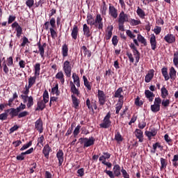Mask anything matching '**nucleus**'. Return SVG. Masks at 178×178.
Here are the masks:
<instances>
[{
    "label": "nucleus",
    "mask_w": 178,
    "mask_h": 178,
    "mask_svg": "<svg viewBox=\"0 0 178 178\" xmlns=\"http://www.w3.org/2000/svg\"><path fill=\"white\" fill-rule=\"evenodd\" d=\"M40 70H41V64H40V63H37L34 65V76H37L38 77V76H40Z\"/></svg>",
    "instance_id": "nucleus-39"
},
{
    "label": "nucleus",
    "mask_w": 178,
    "mask_h": 178,
    "mask_svg": "<svg viewBox=\"0 0 178 178\" xmlns=\"http://www.w3.org/2000/svg\"><path fill=\"white\" fill-rule=\"evenodd\" d=\"M63 150L59 149L56 153V158L58 161V166H62L63 163Z\"/></svg>",
    "instance_id": "nucleus-24"
},
{
    "label": "nucleus",
    "mask_w": 178,
    "mask_h": 178,
    "mask_svg": "<svg viewBox=\"0 0 178 178\" xmlns=\"http://www.w3.org/2000/svg\"><path fill=\"white\" fill-rule=\"evenodd\" d=\"M31 88L30 86H28L27 85L25 86V88L22 91V95L24 97H29V94H30V89Z\"/></svg>",
    "instance_id": "nucleus-49"
},
{
    "label": "nucleus",
    "mask_w": 178,
    "mask_h": 178,
    "mask_svg": "<svg viewBox=\"0 0 178 178\" xmlns=\"http://www.w3.org/2000/svg\"><path fill=\"white\" fill-rule=\"evenodd\" d=\"M155 74V70L154 69L149 70L145 76V83H151L152 79H154V76Z\"/></svg>",
    "instance_id": "nucleus-18"
},
{
    "label": "nucleus",
    "mask_w": 178,
    "mask_h": 178,
    "mask_svg": "<svg viewBox=\"0 0 178 178\" xmlns=\"http://www.w3.org/2000/svg\"><path fill=\"white\" fill-rule=\"evenodd\" d=\"M164 41L168 44H173L176 42V37L173 34L168 33L164 37Z\"/></svg>",
    "instance_id": "nucleus-21"
},
{
    "label": "nucleus",
    "mask_w": 178,
    "mask_h": 178,
    "mask_svg": "<svg viewBox=\"0 0 178 178\" xmlns=\"http://www.w3.org/2000/svg\"><path fill=\"white\" fill-rule=\"evenodd\" d=\"M122 92H123V88H119L114 94L115 98H119L118 101H124V96L122 95Z\"/></svg>",
    "instance_id": "nucleus-23"
},
{
    "label": "nucleus",
    "mask_w": 178,
    "mask_h": 178,
    "mask_svg": "<svg viewBox=\"0 0 178 178\" xmlns=\"http://www.w3.org/2000/svg\"><path fill=\"white\" fill-rule=\"evenodd\" d=\"M149 42H150V45L152 51H155V49H156L157 42H156V36H155L154 34H152L150 35Z\"/></svg>",
    "instance_id": "nucleus-22"
},
{
    "label": "nucleus",
    "mask_w": 178,
    "mask_h": 178,
    "mask_svg": "<svg viewBox=\"0 0 178 178\" xmlns=\"http://www.w3.org/2000/svg\"><path fill=\"white\" fill-rule=\"evenodd\" d=\"M77 35H79V26L77 25H74L72 30L71 36L73 40H77Z\"/></svg>",
    "instance_id": "nucleus-30"
},
{
    "label": "nucleus",
    "mask_w": 178,
    "mask_h": 178,
    "mask_svg": "<svg viewBox=\"0 0 178 178\" xmlns=\"http://www.w3.org/2000/svg\"><path fill=\"white\" fill-rule=\"evenodd\" d=\"M51 92L53 95H59L60 94V92H59V86L58 83L56 84L54 87L51 88Z\"/></svg>",
    "instance_id": "nucleus-50"
},
{
    "label": "nucleus",
    "mask_w": 178,
    "mask_h": 178,
    "mask_svg": "<svg viewBox=\"0 0 178 178\" xmlns=\"http://www.w3.org/2000/svg\"><path fill=\"white\" fill-rule=\"evenodd\" d=\"M63 70L67 77H70L72 76V63L70 61L65 60L63 64Z\"/></svg>",
    "instance_id": "nucleus-6"
},
{
    "label": "nucleus",
    "mask_w": 178,
    "mask_h": 178,
    "mask_svg": "<svg viewBox=\"0 0 178 178\" xmlns=\"http://www.w3.org/2000/svg\"><path fill=\"white\" fill-rule=\"evenodd\" d=\"M35 127L36 130L39 131L40 133H42L44 129L42 128V120L41 118H39L36 122H35Z\"/></svg>",
    "instance_id": "nucleus-27"
},
{
    "label": "nucleus",
    "mask_w": 178,
    "mask_h": 178,
    "mask_svg": "<svg viewBox=\"0 0 178 178\" xmlns=\"http://www.w3.org/2000/svg\"><path fill=\"white\" fill-rule=\"evenodd\" d=\"M72 101V105L73 107L75 108V109H79V105H80V100L74 96V95H71Z\"/></svg>",
    "instance_id": "nucleus-31"
},
{
    "label": "nucleus",
    "mask_w": 178,
    "mask_h": 178,
    "mask_svg": "<svg viewBox=\"0 0 178 178\" xmlns=\"http://www.w3.org/2000/svg\"><path fill=\"white\" fill-rule=\"evenodd\" d=\"M162 102V99L161 97H156L154 99V104L151 105V111L154 113L159 112L161 111V104Z\"/></svg>",
    "instance_id": "nucleus-7"
},
{
    "label": "nucleus",
    "mask_w": 178,
    "mask_h": 178,
    "mask_svg": "<svg viewBox=\"0 0 178 178\" xmlns=\"http://www.w3.org/2000/svg\"><path fill=\"white\" fill-rule=\"evenodd\" d=\"M158 134V129L155 128L150 129V131H145V136L147 137L149 140H152V137H155Z\"/></svg>",
    "instance_id": "nucleus-15"
},
{
    "label": "nucleus",
    "mask_w": 178,
    "mask_h": 178,
    "mask_svg": "<svg viewBox=\"0 0 178 178\" xmlns=\"http://www.w3.org/2000/svg\"><path fill=\"white\" fill-rule=\"evenodd\" d=\"M103 154L104 155L101 156L99 159L102 163L104 162V161H106V159H109V158H111V154L108 152H104Z\"/></svg>",
    "instance_id": "nucleus-48"
},
{
    "label": "nucleus",
    "mask_w": 178,
    "mask_h": 178,
    "mask_svg": "<svg viewBox=\"0 0 178 178\" xmlns=\"http://www.w3.org/2000/svg\"><path fill=\"white\" fill-rule=\"evenodd\" d=\"M12 29H15L16 31V37L17 38H20L22 37V34H23V28L19 24V22H15L11 24Z\"/></svg>",
    "instance_id": "nucleus-9"
},
{
    "label": "nucleus",
    "mask_w": 178,
    "mask_h": 178,
    "mask_svg": "<svg viewBox=\"0 0 178 178\" xmlns=\"http://www.w3.org/2000/svg\"><path fill=\"white\" fill-rule=\"evenodd\" d=\"M119 43V40H118L117 35H113L112 38V44L114 45V47H116L118 44Z\"/></svg>",
    "instance_id": "nucleus-62"
},
{
    "label": "nucleus",
    "mask_w": 178,
    "mask_h": 178,
    "mask_svg": "<svg viewBox=\"0 0 178 178\" xmlns=\"http://www.w3.org/2000/svg\"><path fill=\"white\" fill-rule=\"evenodd\" d=\"M49 152H51V147H49V145L46 144L43 147L42 154H44L47 159L49 158Z\"/></svg>",
    "instance_id": "nucleus-28"
},
{
    "label": "nucleus",
    "mask_w": 178,
    "mask_h": 178,
    "mask_svg": "<svg viewBox=\"0 0 178 178\" xmlns=\"http://www.w3.org/2000/svg\"><path fill=\"white\" fill-rule=\"evenodd\" d=\"M20 97L22 99L24 104H26L27 108H31L34 105V99L33 96H23L21 95Z\"/></svg>",
    "instance_id": "nucleus-11"
},
{
    "label": "nucleus",
    "mask_w": 178,
    "mask_h": 178,
    "mask_svg": "<svg viewBox=\"0 0 178 178\" xmlns=\"http://www.w3.org/2000/svg\"><path fill=\"white\" fill-rule=\"evenodd\" d=\"M30 113L29 111H24L18 113V119H22V118H26V116H29Z\"/></svg>",
    "instance_id": "nucleus-55"
},
{
    "label": "nucleus",
    "mask_w": 178,
    "mask_h": 178,
    "mask_svg": "<svg viewBox=\"0 0 178 178\" xmlns=\"http://www.w3.org/2000/svg\"><path fill=\"white\" fill-rule=\"evenodd\" d=\"M108 15L111 16V17H113V19H118V10L111 3L109 4L108 8Z\"/></svg>",
    "instance_id": "nucleus-14"
},
{
    "label": "nucleus",
    "mask_w": 178,
    "mask_h": 178,
    "mask_svg": "<svg viewBox=\"0 0 178 178\" xmlns=\"http://www.w3.org/2000/svg\"><path fill=\"white\" fill-rule=\"evenodd\" d=\"M102 20L103 19L101 14H97L93 26H95V27L99 30H102V29H104V22Z\"/></svg>",
    "instance_id": "nucleus-10"
},
{
    "label": "nucleus",
    "mask_w": 178,
    "mask_h": 178,
    "mask_svg": "<svg viewBox=\"0 0 178 178\" xmlns=\"http://www.w3.org/2000/svg\"><path fill=\"white\" fill-rule=\"evenodd\" d=\"M79 140L83 143V148L91 147V145H94L95 143V138L92 136L90 138H81Z\"/></svg>",
    "instance_id": "nucleus-8"
},
{
    "label": "nucleus",
    "mask_w": 178,
    "mask_h": 178,
    "mask_svg": "<svg viewBox=\"0 0 178 178\" xmlns=\"http://www.w3.org/2000/svg\"><path fill=\"white\" fill-rule=\"evenodd\" d=\"M113 170L114 176H116V177H119V176H120V172H122V170H120V165L116 164L114 165Z\"/></svg>",
    "instance_id": "nucleus-35"
},
{
    "label": "nucleus",
    "mask_w": 178,
    "mask_h": 178,
    "mask_svg": "<svg viewBox=\"0 0 178 178\" xmlns=\"http://www.w3.org/2000/svg\"><path fill=\"white\" fill-rule=\"evenodd\" d=\"M49 26H51V28H49ZM43 27H44V30L50 31V34L52 38H56V37H58V33L54 29L55 27H56V20L54 17L50 18L49 22H46L44 24Z\"/></svg>",
    "instance_id": "nucleus-2"
},
{
    "label": "nucleus",
    "mask_w": 178,
    "mask_h": 178,
    "mask_svg": "<svg viewBox=\"0 0 178 178\" xmlns=\"http://www.w3.org/2000/svg\"><path fill=\"white\" fill-rule=\"evenodd\" d=\"M38 76L34 75L33 76H30L28 79V86L30 87L31 88V87H33V86H34V84H35V81L37 80V78Z\"/></svg>",
    "instance_id": "nucleus-34"
},
{
    "label": "nucleus",
    "mask_w": 178,
    "mask_h": 178,
    "mask_svg": "<svg viewBox=\"0 0 178 178\" xmlns=\"http://www.w3.org/2000/svg\"><path fill=\"white\" fill-rule=\"evenodd\" d=\"M42 97L43 99L38 102L36 111H44L47 106L45 104L49 102V94L47 90H44Z\"/></svg>",
    "instance_id": "nucleus-4"
},
{
    "label": "nucleus",
    "mask_w": 178,
    "mask_h": 178,
    "mask_svg": "<svg viewBox=\"0 0 178 178\" xmlns=\"http://www.w3.org/2000/svg\"><path fill=\"white\" fill-rule=\"evenodd\" d=\"M161 105L163 108H168L169 105H170V99H163L161 100Z\"/></svg>",
    "instance_id": "nucleus-54"
},
{
    "label": "nucleus",
    "mask_w": 178,
    "mask_h": 178,
    "mask_svg": "<svg viewBox=\"0 0 178 178\" xmlns=\"http://www.w3.org/2000/svg\"><path fill=\"white\" fill-rule=\"evenodd\" d=\"M160 161H161V165L160 167V169L161 170H162V169L166 168V166H168V163L166 162V159L163 158H161Z\"/></svg>",
    "instance_id": "nucleus-56"
},
{
    "label": "nucleus",
    "mask_w": 178,
    "mask_h": 178,
    "mask_svg": "<svg viewBox=\"0 0 178 178\" xmlns=\"http://www.w3.org/2000/svg\"><path fill=\"white\" fill-rule=\"evenodd\" d=\"M80 129H81V126L77 125L73 132L74 137H77V136H79L80 134Z\"/></svg>",
    "instance_id": "nucleus-58"
},
{
    "label": "nucleus",
    "mask_w": 178,
    "mask_h": 178,
    "mask_svg": "<svg viewBox=\"0 0 178 178\" xmlns=\"http://www.w3.org/2000/svg\"><path fill=\"white\" fill-rule=\"evenodd\" d=\"M56 79L57 80H59L61 83V84H65V74H63V72L60 71L56 74Z\"/></svg>",
    "instance_id": "nucleus-32"
},
{
    "label": "nucleus",
    "mask_w": 178,
    "mask_h": 178,
    "mask_svg": "<svg viewBox=\"0 0 178 178\" xmlns=\"http://www.w3.org/2000/svg\"><path fill=\"white\" fill-rule=\"evenodd\" d=\"M31 145H33V141L30 140L28 143L24 145L21 147L20 151H24L25 149H27V148H30V147H31Z\"/></svg>",
    "instance_id": "nucleus-57"
},
{
    "label": "nucleus",
    "mask_w": 178,
    "mask_h": 178,
    "mask_svg": "<svg viewBox=\"0 0 178 178\" xmlns=\"http://www.w3.org/2000/svg\"><path fill=\"white\" fill-rule=\"evenodd\" d=\"M111 112H108L104 118L102 123L99 124L101 129H109L112 126V121H111Z\"/></svg>",
    "instance_id": "nucleus-5"
},
{
    "label": "nucleus",
    "mask_w": 178,
    "mask_h": 178,
    "mask_svg": "<svg viewBox=\"0 0 178 178\" xmlns=\"http://www.w3.org/2000/svg\"><path fill=\"white\" fill-rule=\"evenodd\" d=\"M97 98L99 99V105H105V103L106 102V95H105V92L103 90H97Z\"/></svg>",
    "instance_id": "nucleus-12"
},
{
    "label": "nucleus",
    "mask_w": 178,
    "mask_h": 178,
    "mask_svg": "<svg viewBox=\"0 0 178 178\" xmlns=\"http://www.w3.org/2000/svg\"><path fill=\"white\" fill-rule=\"evenodd\" d=\"M106 10H108V7H106V3L105 1L103 2V6L101 8V13L102 15H106Z\"/></svg>",
    "instance_id": "nucleus-59"
},
{
    "label": "nucleus",
    "mask_w": 178,
    "mask_h": 178,
    "mask_svg": "<svg viewBox=\"0 0 178 178\" xmlns=\"http://www.w3.org/2000/svg\"><path fill=\"white\" fill-rule=\"evenodd\" d=\"M3 60H4L2 63L3 70L5 74H8L9 73V67H8V65H6V60H5V57L3 58Z\"/></svg>",
    "instance_id": "nucleus-52"
},
{
    "label": "nucleus",
    "mask_w": 178,
    "mask_h": 178,
    "mask_svg": "<svg viewBox=\"0 0 178 178\" xmlns=\"http://www.w3.org/2000/svg\"><path fill=\"white\" fill-rule=\"evenodd\" d=\"M132 52L135 56L136 63H138L140 62V51L137 49H135L134 50H132Z\"/></svg>",
    "instance_id": "nucleus-51"
},
{
    "label": "nucleus",
    "mask_w": 178,
    "mask_h": 178,
    "mask_svg": "<svg viewBox=\"0 0 178 178\" xmlns=\"http://www.w3.org/2000/svg\"><path fill=\"white\" fill-rule=\"evenodd\" d=\"M86 22L87 24H89V26H94L95 19H94V17H92L91 14H88L86 17Z\"/></svg>",
    "instance_id": "nucleus-36"
},
{
    "label": "nucleus",
    "mask_w": 178,
    "mask_h": 178,
    "mask_svg": "<svg viewBox=\"0 0 178 178\" xmlns=\"http://www.w3.org/2000/svg\"><path fill=\"white\" fill-rule=\"evenodd\" d=\"M72 79L74 82L72 81H70V91L72 94L79 97V95H80V91H79L77 88H79L80 87V77L77 76V74L74 72L72 74ZM76 86L77 88H76Z\"/></svg>",
    "instance_id": "nucleus-1"
},
{
    "label": "nucleus",
    "mask_w": 178,
    "mask_h": 178,
    "mask_svg": "<svg viewBox=\"0 0 178 178\" xmlns=\"http://www.w3.org/2000/svg\"><path fill=\"white\" fill-rule=\"evenodd\" d=\"M173 63L175 66H178V52L174 54Z\"/></svg>",
    "instance_id": "nucleus-61"
},
{
    "label": "nucleus",
    "mask_w": 178,
    "mask_h": 178,
    "mask_svg": "<svg viewBox=\"0 0 178 178\" xmlns=\"http://www.w3.org/2000/svg\"><path fill=\"white\" fill-rule=\"evenodd\" d=\"M128 22L131 26H134L141 24V20L140 19H135L131 18Z\"/></svg>",
    "instance_id": "nucleus-44"
},
{
    "label": "nucleus",
    "mask_w": 178,
    "mask_h": 178,
    "mask_svg": "<svg viewBox=\"0 0 178 178\" xmlns=\"http://www.w3.org/2000/svg\"><path fill=\"white\" fill-rule=\"evenodd\" d=\"M81 51H83L85 56H87L88 58H91V51L88 49H87V47L83 46L81 48Z\"/></svg>",
    "instance_id": "nucleus-47"
},
{
    "label": "nucleus",
    "mask_w": 178,
    "mask_h": 178,
    "mask_svg": "<svg viewBox=\"0 0 178 178\" xmlns=\"http://www.w3.org/2000/svg\"><path fill=\"white\" fill-rule=\"evenodd\" d=\"M6 112H9V115L10 118H15L16 116H19V113H20L17 108H11L6 111Z\"/></svg>",
    "instance_id": "nucleus-26"
},
{
    "label": "nucleus",
    "mask_w": 178,
    "mask_h": 178,
    "mask_svg": "<svg viewBox=\"0 0 178 178\" xmlns=\"http://www.w3.org/2000/svg\"><path fill=\"white\" fill-rule=\"evenodd\" d=\"M113 31V26L110 25L106 27V33H105V39L108 41L112 38V34Z\"/></svg>",
    "instance_id": "nucleus-19"
},
{
    "label": "nucleus",
    "mask_w": 178,
    "mask_h": 178,
    "mask_svg": "<svg viewBox=\"0 0 178 178\" xmlns=\"http://www.w3.org/2000/svg\"><path fill=\"white\" fill-rule=\"evenodd\" d=\"M129 22V15L121 11L118 15V29L120 31H124V23Z\"/></svg>",
    "instance_id": "nucleus-3"
},
{
    "label": "nucleus",
    "mask_w": 178,
    "mask_h": 178,
    "mask_svg": "<svg viewBox=\"0 0 178 178\" xmlns=\"http://www.w3.org/2000/svg\"><path fill=\"white\" fill-rule=\"evenodd\" d=\"M83 35L87 37V38H90V36L92 35V32L90 30V27L84 24L83 26Z\"/></svg>",
    "instance_id": "nucleus-25"
},
{
    "label": "nucleus",
    "mask_w": 178,
    "mask_h": 178,
    "mask_svg": "<svg viewBox=\"0 0 178 178\" xmlns=\"http://www.w3.org/2000/svg\"><path fill=\"white\" fill-rule=\"evenodd\" d=\"M34 152V148L31 147L26 150L25 152L21 153V154L17 156V161H24V155H29V154H33Z\"/></svg>",
    "instance_id": "nucleus-20"
},
{
    "label": "nucleus",
    "mask_w": 178,
    "mask_h": 178,
    "mask_svg": "<svg viewBox=\"0 0 178 178\" xmlns=\"http://www.w3.org/2000/svg\"><path fill=\"white\" fill-rule=\"evenodd\" d=\"M136 13L140 19H145V11H144L141 8L138 7Z\"/></svg>",
    "instance_id": "nucleus-42"
},
{
    "label": "nucleus",
    "mask_w": 178,
    "mask_h": 178,
    "mask_svg": "<svg viewBox=\"0 0 178 178\" xmlns=\"http://www.w3.org/2000/svg\"><path fill=\"white\" fill-rule=\"evenodd\" d=\"M121 173L122 174L124 178H130V175H129L127 171H126V170H124V168L121 170Z\"/></svg>",
    "instance_id": "nucleus-64"
},
{
    "label": "nucleus",
    "mask_w": 178,
    "mask_h": 178,
    "mask_svg": "<svg viewBox=\"0 0 178 178\" xmlns=\"http://www.w3.org/2000/svg\"><path fill=\"white\" fill-rule=\"evenodd\" d=\"M38 47V52L40 53V55L42 58V59H44L45 58V48H47V43H43L42 44H41V42H38L37 44Z\"/></svg>",
    "instance_id": "nucleus-13"
},
{
    "label": "nucleus",
    "mask_w": 178,
    "mask_h": 178,
    "mask_svg": "<svg viewBox=\"0 0 178 178\" xmlns=\"http://www.w3.org/2000/svg\"><path fill=\"white\" fill-rule=\"evenodd\" d=\"M83 80L85 87L88 91H91L92 83L91 82H89L88 79L86 77V76H83Z\"/></svg>",
    "instance_id": "nucleus-33"
},
{
    "label": "nucleus",
    "mask_w": 178,
    "mask_h": 178,
    "mask_svg": "<svg viewBox=\"0 0 178 178\" xmlns=\"http://www.w3.org/2000/svg\"><path fill=\"white\" fill-rule=\"evenodd\" d=\"M161 74L164 76L165 81H168L170 79L169 74H168V68L165 67L161 69Z\"/></svg>",
    "instance_id": "nucleus-38"
},
{
    "label": "nucleus",
    "mask_w": 178,
    "mask_h": 178,
    "mask_svg": "<svg viewBox=\"0 0 178 178\" xmlns=\"http://www.w3.org/2000/svg\"><path fill=\"white\" fill-rule=\"evenodd\" d=\"M86 106L92 112H94V109L97 111L98 108V106H97V102L95 100L90 101V99H86Z\"/></svg>",
    "instance_id": "nucleus-16"
},
{
    "label": "nucleus",
    "mask_w": 178,
    "mask_h": 178,
    "mask_svg": "<svg viewBox=\"0 0 178 178\" xmlns=\"http://www.w3.org/2000/svg\"><path fill=\"white\" fill-rule=\"evenodd\" d=\"M104 173L109 176L110 178H115V174H113V172L111 170H105Z\"/></svg>",
    "instance_id": "nucleus-63"
},
{
    "label": "nucleus",
    "mask_w": 178,
    "mask_h": 178,
    "mask_svg": "<svg viewBox=\"0 0 178 178\" xmlns=\"http://www.w3.org/2000/svg\"><path fill=\"white\" fill-rule=\"evenodd\" d=\"M145 95L147 99H149V102H152L154 101V98L155 97V94L151 92L149 90H146L145 91Z\"/></svg>",
    "instance_id": "nucleus-29"
},
{
    "label": "nucleus",
    "mask_w": 178,
    "mask_h": 178,
    "mask_svg": "<svg viewBox=\"0 0 178 178\" xmlns=\"http://www.w3.org/2000/svg\"><path fill=\"white\" fill-rule=\"evenodd\" d=\"M123 102H124V101H122V100L118 101V103H117L116 107H115V109H116L115 113L117 115H118L119 112H120V109H122V108H123Z\"/></svg>",
    "instance_id": "nucleus-45"
},
{
    "label": "nucleus",
    "mask_w": 178,
    "mask_h": 178,
    "mask_svg": "<svg viewBox=\"0 0 178 178\" xmlns=\"http://www.w3.org/2000/svg\"><path fill=\"white\" fill-rule=\"evenodd\" d=\"M154 33L156 34V35H159V34H161V31H162V28L161 26H155L154 29Z\"/></svg>",
    "instance_id": "nucleus-60"
},
{
    "label": "nucleus",
    "mask_w": 178,
    "mask_h": 178,
    "mask_svg": "<svg viewBox=\"0 0 178 178\" xmlns=\"http://www.w3.org/2000/svg\"><path fill=\"white\" fill-rule=\"evenodd\" d=\"M176 70L175 69V67H172L170 69V72H169V77L170 79H171L172 80H175V79H176Z\"/></svg>",
    "instance_id": "nucleus-46"
},
{
    "label": "nucleus",
    "mask_w": 178,
    "mask_h": 178,
    "mask_svg": "<svg viewBox=\"0 0 178 178\" xmlns=\"http://www.w3.org/2000/svg\"><path fill=\"white\" fill-rule=\"evenodd\" d=\"M135 134V137L138 138L139 143L144 142V133L140 129H136L134 133Z\"/></svg>",
    "instance_id": "nucleus-17"
},
{
    "label": "nucleus",
    "mask_w": 178,
    "mask_h": 178,
    "mask_svg": "<svg viewBox=\"0 0 178 178\" xmlns=\"http://www.w3.org/2000/svg\"><path fill=\"white\" fill-rule=\"evenodd\" d=\"M62 55L63 58H66L69 55V47L65 44L62 47Z\"/></svg>",
    "instance_id": "nucleus-40"
},
{
    "label": "nucleus",
    "mask_w": 178,
    "mask_h": 178,
    "mask_svg": "<svg viewBox=\"0 0 178 178\" xmlns=\"http://www.w3.org/2000/svg\"><path fill=\"white\" fill-rule=\"evenodd\" d=\"M115 140L117 143H122L123 141V137L120 134V132L118 131L115 135Z\"/></svg>",
    "instance_id": "nucleus-53"
},
{
    "label": "nucleus",
    "mask_w": 178,
    "mask_h": 178,
    "mask_svg": "<svg viewBox=\"0 0 178 178\" xmlns=\"http://www.w3.org/2000/svg\"><path fill=\"white\" fill-rule=\"evenodd\" d=\"M161 98H163V99H166L168 95H169V91L166 90V88L165 86H163L161 88Z\"/></svg>",
    "instance_id": "nucleus-43"
},
{
    "label": "nucleus",
    "mask_w": 178,
    "mask_h": 178,
    "mask_svg": "<svg viewBox=\"0 0 178 178\" xmlns=\"http://www.w3.org/2000/svg\"><path fill=\"white\" fill-rule=\"evenodd\" d=\"M137 40L138 42H140V44H143L144 47H147V39L144 38L141 34L138 33L137 35Z\"/></svg>",
    "instance_id": "nucleus-37"
},
{
    "label": "nucleus",
    "mask_w": 178,
    "mask_h": 178,
    "mask_svg": "<svg viewBox=\"0 0 178 178\" xmlns=\"http://www.w3.org/2000/svg\"><path fill=\"white\" fill-rule=\"evenodd\" d=\"M153 150H152V152L153 154H155L156 152V148H159L160 151H162L163 149V146L161 145V143L156 142V143L153 144Z\"/></svg>",
    "instance_id": "nucleus-41"
}]
</instances>
